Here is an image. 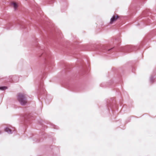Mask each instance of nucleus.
I'll use <instances>...</instances> for the list:
<instances>
[{
  "label": "nucleus",
  "instance_id": "nucleus-1",
  "mask_svg": "<svg viewBox=\"0 0 156 156\" xmlns=\"http://www.w3.org/2000/svg\"><path fill=\"white\" fill-rule=\"evenodd\" d=\"M17 99L18 101L22 105L24 106L26 104L27 99L25 94L22 93H19Z\"/></svg>",
  "mask_w": 156,
  "mask_h": 156
},
{
  "label": "nucleus",
  "instance_id": "nucleus-2",
  "mask_svg": "<svg viewBox=\"0 0 156 156\" xmlns=\"http://www.w3.org/2000/svg\"><path fill=\"white\" fill-rule=\"evenodd\" d=\"M136 49V48L132 45H127L122 48L123 51L128 52L135 51Z\"/></svg>",
  "mask_w": 156,
  "mask_h": 156
},
{
  "label": "nucleus",
  "instance_id": "nucleus-3",
  "mask_svg": "<svg viewBox=\"0 0 156 156\" xmlns=\"http://www.w3.org/2000/svg\"><path fill=\"white\" fill-rule=\"evenodd\" d=\"M119 18V16L117 15H116V16H113L110 19L111 22L113 23L115 21L118 20Z\"/></svg>",
  "mask_w": 156,
  "mask_h": 156
},
{
  "label": "nucleus",
  "instance_id": "nucleus-4",
  "mask_svg": "<svg viewBox=\"0 0 156 156\" xmlns=\"http://www.w3.org/2000/svg\"><path fill=\"white\" fill-rule=\"evenodd\" d=\"M5 132L8 133L9 134L12 133V130L7 127L5 128Z\"/></svg>",
  "mask_w": 156,
  "mask_h": 156
},
{
  "label": "nucleus",
  "instance_id": "nucleus-5",
  "mask_svg": "<svg viewBox=\"0 0 156 156\" xmlns=\"http://www.w3.org/2000/svg\"><path fill=\"white\" fill-rule=\"evenodd\" d=\"M154 76H151L150 79V81L151 83H153L154 82Z\"/></svg>",
  "mask_w": 156,
  "mask_h": 156
},
{
  "label": "nucleus",
  "instance_id": "nucleus-6",
  "mask_svg": "<svg viewBox=\"0 0 156 156\" xmlns=\"http://www.w3.org/2000/svg\"><path fill=\"white\" fill-rule=\"evenodd\" d=\"M12 4L13 5L14 9H16V8L17 7V4H16V3L15 2H13L12 3Z\"/></svg>",
  "mask_w": 156,
  "mask_h": 156
},
{
  "label": "nucleus",
  "instance_id": "nucleus-7",
  "mask_svg": "<svg viewBox=\"0 0 156 156\" xmlns=\"http://www.w3.org/2000/svg\"><path fill=\"white\" fill-rule=\"evenodd\" d=\"M8 88V87H0V90H4L5 89H7Z\"/></svg>",
  "mask_w": 156,
  "mask_h": 156
},
{
  "label": "nucleus",
  "instance_id": "nucleus-8",
  "mask_svg": "<svg viewBox=\"0 0 156 156\" xmlns=\"http://www.w3.org/2000/svg\"><path fill=\"white\" fill-rule=\"evenodd\" d=\"M30 114L28 115H25V116L24 117L25 118H26L27 119H30Z\"/></svg>",
  "mask_w": 156,
  "mask_h": 156
},
{
  "label": "nucleus",
  "instance_id": "nucleus-9",
  "mask_svg": "<svg viewBox=\"0 0 156 156\" xmlns=\"http://www.w3.org/2000/svg\"><path fill=\"white\" fill-rule=\"evenodd\" d=\"M52 126H53V127L55 129H58V126H55L54 125H52Z\"/></svg>",
  "mask_w": 156,
  "mask_h": 156
},
{
  "label": "nucleus",
  "instance_id": "nucleus-10",
  "mask_svg": "<svg viewBox=\"0 0 156 156\" xmlns=\"http://www.w3.org/2000/svg\"><path fill=\"white\" fill-rule=\"evenodd\" d=\"M40 88L41 91L42 90L43 92H44V90L42 88L41 86H40Z\"/></svg>",
  "mask_w": 156,
  "mask_h": 156
},
{
  "label": "nucleus",
  "instance_id": "nucleus-11",
  "mask_svg": "<svg viewBox=\"0 0 156 156\" xmlns=\"http://www.w3.org/2000/svg\"><path fill=\"white\" fill-rule=\"evenodd\" d=\"M113 48H111L110 49H109L108 50V51H110V50H111L112 49H113Z\"/></svg>",
  "mask_w": 156,
  "mask_h": 156
},
{
  "label": "nucleus",
  "instance_id": "nucleus-12",
  "mask_svg": "<svg viewBox=\"0 0 156 156\" xmlns=\"http://www.w3.org/2000/svg\"><path fill=\"white\" fill-rule=\"evenodd\" d=\"M45 55V54H44V53H43V54H42V55L43 56V55Z\"/></svg>",
  "mask_w": 156,
  "mask_h": 156
},
{
  "label": "nucleus",
  "instance_id": "nucleus-13",
  "mask_svg": "<svg viewBox=\"0 0 156 156\" xmlns=\"http://www.w3.org/2000/svg\"><path fill=\"white\" fill-rule=\"evenodd\" d=\"M45 59H46V60H47V58H45Z\"/></svg>",
  "mask_w": 156,
  "mask_h": 156
},
{
  "label": "nucleus",
  "instance_id": "nucleus-14",
  "mask_svg": "<svg viewBox=\"0 0 156 156\" xmlns=\"http://www.w3.org/2000/svg\"><path fill=\"white\" fill-rule=\"evenodd\" d=\"M101 85H102V84H101V87H103L102 86H101Z\"/></svg>",
  "mask_w": 156,
  "mask_h": 156
},
{
  "label": "nucleus",
  "instance_id": "nucleus-15",
  "mask_svg": "<svg viewBox=\"0 0 156 156\" xmlns=\"http://www.w3.org/2000/svg\"><path fill=\"white\" fill-rule=\"evenodd\" d=\"M1 133V132L0 131V134Z\"/></svg>",
  "mask_w": 156,
  "mask_h": 156
}]
</instances>
